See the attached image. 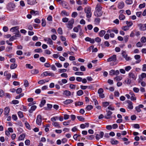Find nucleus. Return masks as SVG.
<instances>
[{
	"mask_svg": "<svg viewBox=\"0 0 146 146\" xmlns=\"http://www.w3.org/2000/svg\"><path fill=\"white\" fill-rule=\"evenodd\" d=\"M102 9V7L100 5L97 4L95 8V11L94 13L95 16L101 17L102 15V13L101 11Z\"/></svg>",
	"mask_w": 146,
	"mask_h": 146,
	"instance_id": "f257e3e1",
	"label": "nucleus"
},
{
	"mask_svg": "<svg viewBox=\"0 0 146 146\" xmlns=\"http://www.w3.org/2000/svg\"><path fill=\"white\" fill-rule=\"evenodd\" d=\"M85 12L86 14V17L88 18H90L92 16L91 9L89 6L86 7L84 9Z\"/></svg>",
	"mask_w": 146,
	"mask_h": 146,
	"instance_id": "f03ea898",
	"label": "nucleus"
},
{
	"mask_svg": "<svg viewBox=\"0 0 146 146\" xmlns=\"http://www.w3.org/2000/svg\"><path fill=\"white\" fill-rule=\"evenodd\" d=\"M121 54L122 57L124 58L125 60L127 61H129L131 59V58L128 56L126 51H122L121 53Z\"/></svg>",
	"mask_w": 146,
	"mask_h": 146,
	"instance_id": "7ed1b4c3",
	"label": "nucleus"
},
{
	"mask_svg": "<svg viewBox=\"0 0 146 146\" xmlns=\"http://www.w3.org/2000/svg\"><path fill=\"white\" fill-rule=\"evenodd\" d=\"M117 60L116 55L115 54H113L107 59V61L108 62L113 61V62H115L117 61Z\"/></svg>",
	"mask_w": 146,
	"mask_h": 146,
	"instance_id": "20e7f679",
	"label": "nucleus"
},
{
	"mask_svg": "<svg viewBox=\"0 0 146 146\" xmlns=\"http://www.w3.org/2000/svg\"><path fill=\"white\" fill-rule=\"evenodd\" d=\"M74 22V20L73 19H71L68 21V23L67 25V26L68 28L70 29H71L73 27V25Z\"/></svg>",
	"mask_w": 146,
	"mask_h": 146,
	"instance_id": "39448f33",
	"label": "nucleus"
},
{
	"mask_svg": "<svg viewBox=\"0 0 146 146\" xmlns=\"http://www.w3.org/2000/svg\"><path fill=\"white\" fill-rule=\"evenodd\" d=\"M36 123L38 125H40L42 123V117L40 115H37L36 119Z\"/></svg>",
	"mask_w": 146,
	"mask_h": 146,
	"instance_id": "423d86ee",
	"label": "nucleus"
},
{
	"mask_svg": "<svg viewBox=\"0 0 146 146\" xmlns=\"http://www.w3.org/2000/svg\"><path fill=\"white\" fill-rule=\"evenodd\" d=\"M44 40L47 43L50 45H52L53 44V42L51 39L50 38L46 37L44 38Z\"/></svg>",
	"mask_w": 146,
	"mask_h": 146,
	"instance_id": "0eeeda50",
	"label": "nucleus"
},
{
	"mask_svg": "<svg viewBox=\"0 0 146 146\" xmlns=\"http://www.w3.org/2000/svg\"><path fill=\"white\" fill-rule=\"evenodd\" d=\"M15 7V5L13 3H10L8 4L7 8L9 10H13Z\"/></svg>",
	"mask_w": 146,
	"mask_h": 146,
	"instance_id": "6e6552de",
	"label": "nucleus"
},
{
	"mask_svg": "<svg viewBox=\"0 0 146 146\" xmlns=\"http://www.w3.org/2000/svg\"><path fill=\"white\" fill-rule=\"evenodd\" d=\"M144 106L142 104H140L139 106H137L135 108L136 110L138 112H139L141 111V108H143L144 107Z\"/></svg>",
	"mask_w": 146,
	"mask_h": 146,
	"instance_id": "1a4fd4ad",
	"label": "nucleus"
},
{
	"mask_svg": "<svg viewBox=\"0 0 146 146\" xmlns=\"http://www.w3.org/2000/svg\"><path fill=\"white\" fill-rule=\"evenodd\" d=\"M128 75L130 78H132L134 80H136V76H135V74L133 72H130L129 73Z\"/></svg>",
	"mask_w": 146,
	"mask_h": 146,
	"instance_id": "9d476101",
	"label": "nucleus"
},
{
	"mask_svg": "<svg viewBox=\"0 0 146 146\" xmlns=\"http://www.w3.org/2000/svg\"><path fill=\"white\" fill-rule=\"evenodd\" d=\"M27 3L31 5H33L37 3L36 0H27Z\"/></svg>",
	"mask_w": 146,
	"mask_h": 146,
	"instance_id": "9b49d317",
	"label": "nucleus"
},
{
	"mask_svg": "<svg viewBox=\"0 0 146 146\" xmlns=\"http://www.w3.org/2000/svg\"><path fill=\"white\" fill-rule=\"evenodd\" d=\"M67 82V80L66 79H63L61 81H58V83L60 86H62L63 84H65Z\"/></svg>",
	"mask_w": 146,
	"mask_h": 146,
	"instance_id": "f8f14e48",
	"label": "nucleus"
},
{
	"mask_svg": "<svg viewBox=\"0 0 146 146\" xmlns=\"http://www.w3.org/2000/svg\"><path fill=\"white\" fill-rule=\"evenodd\" d=\"M104 133L103 131H101L100 132V134H97L96 136V139L98 140L100 138H102L104 136Z\"/></svg>",
	"mask_w": 146,
	"mask_h": 146,
	"instance_id": "ddd939ff",
	"label": "nucleus"
},
{
	"mask_svg": "<svg viewBox=\"0 0 146 146\" xmlns=\"http://www.w3.org/2000/svg\"><path fill=\"white\" fill-rule=\"evenodd\" d=\"M135 58L137 60L135 62V63L136 64L139 63L141 61V60L140 59V56L139 55H136L134 56Z\"/></svg>",
	"mask_w": 146,
	"mask_h": 146,
	"instance_id": "4468645a",
	"label": "nucleus"
},
{
	"mask_svg": "<svg viewBox=\"0 0 146 146\" xmlns=\"http://www.w3.org/2000/svg\"><path fill=\"white\" fill-rule=\"evenodd\" d=\"M4 76L6 77L7 79L8 80L11 77V74L8 72L7 71H5L4 72Z\"/></svg>",
	"mask_w": 146,
	"mask_h": 146,
	"instance_id": "2eb2a0df",
	"label": "nucleus"
},
{
	"mask_svg": "<svg viewBox=\"0 0 146 146\" xmlns=\"http://www.w3.org/2000/svg\"><path fill=\"white\" fill-rule=\"evenodd\" d=\"M19 28L18 27H15L10 29V31L13 32H17L19 31Z\"/></svg>",
	"mask_w": 146,
	"mask_h": 146,
	"instance_id": "dca6fc26",
	"label": "nucleus"
},
{
	"mask_svg": "<svg viewBox=\"0 0 146 146\" xmlns=\"http://www.w3.org/2000/svg\"><path fill=\"white\" fill-rule=\"evenodd\" d=\"M112 112L110 111H109L107 113V115L105 116V117L107 119H110L111 117V115Z\"/></svg>",
	"mask_w": 146,
	"mask_h": 146,
	"instance_id": "f3484780",
	"label": "nucleus"
},
{
	"mask_svg": "<svg viewBox=\"0 0 146 146\" xmlns=\"http://www.w3.org/2000/svg\"><path fill=\"white\" fill-rule=\"evenodd\" d=\"M30 13L31 15L36 16L39 15V12L38 11H34L32 10L30 11Z\"/></svg>",
	"mask_w": 146,
	"mask_h": 146,
	"instance_id": "a211bd4d",
	"label": "nucleus"
},
{
	"mask_svg": "<svg viewBox=\"0 0 146 146\" xmlns=\"http://www.w3.org/2000/svg\"><path fill=\"white\" fill-rule=\"evenodd\" d=\"M73 101L71 99L66 100L63 102V103L65 105H68L72 103Z\"/></svg>",
	"mask_w": 146,
	"mask_h": 146,
	"instance_id": "6ab92c4d",
	"label": "nucleus"
},
{
	"mask_svg": "<svg viewBox=\"0 0 146 146\" xmlns=\"http://www.w3.org/2000/svg\"><path fill=\"white\" fill-rule=\"evenodd\" d=\"M63 94L66 96H71V92L68 90H65L64 91Z\"/></svg>",
	"mask_w": 146,
	"mask_h": 146,
	"instance_id": "aec40b11",
	"label": "nucleus"
},
{
	"mask_svg": "<svg viewBox=\"0 0 146 146\" xmlns=\"http://www.w3.org/2000/svg\"><path fill=\"white\" fill-rule=\"evenodd\" d=\"M146 77V74L145 73H142L139 76V78L140 80H142L143 79Z\"/></svg>",
	"mask_w": 146,
	"mask_h": 146,
	"instance_id": "412c9836",
	"label": "nucleus"
},
{
	"mask_svg": "<svg viewBox=\"0 0 146 146\" xmlns=\"http://www.w3.org/2000/svg\"><path fill=\"white\" fill-rule=\"evenodd\" d=\"M138 25V26L139 27V29L140 30L142 31L145 30L144 27V25H143L141 23H140Z\"/></svg>",
	"mask_w": 146,
	"mask_h": 146,
	"instance_id": "4be33fe9",
	"label": "nucleus"
},
{
	"mask_svg": "<svg viewBox=\"0 0 146 146\" xmlns=\"http://www.w3.org/2000/svg\"><path fill=\"white\" fill-rule=\"evenodd\" d=\"M36 108V106H33L31 107V109L29 110V111L30 113H32L33 111L35 110Z\"/></svg>",
	"mask_w": 146,
	"mask_h": 146,
	"instance_id": "5701e85b",
	"label": "nucleus"
},
{
	"mask_svg": "<svg viewBox=\"0 0 146 146\" xmlns=\"http://www.w3.org/2000/svg\"><path fill=\"white\" fill-rule=\"evenodd\" d=\"M122 77L119 76H117L114 78V80L116 81H119L121 80Z\"/></svg>",
	"mask_w": 146,
	"mask_h": 146,
	"instance_id": "b1692460",
	"label": "nucleus"
},
{
	"mask_svg": "<svg viewBox=\"0 0 146 146\" xmlns=\"http://www.w3.org/2000/svg\"><path fill=\"white\" fill-rule=\"evenodd\" d=\"M52 125L55 127H57L58 128L61 127L59 123L57 122H52Z\"/></svg>",
	"mask_w": 146,
	"mask_h": 146,
	"instance_id": "393cba45",
	"label": "nucleus"
},
{
	"mask_svg": "<svg viewBox=\"0 0 146 146\" xmlns=\"http://www.w3.org/2000/svg\"><path fill=\"white\" fill-rule=\"evenodd\" d=\"M124 4L123 2H121L119 3L118 7L119 9H121L124 7Z\"/></svg>",
	"mask_w": 146,
	"mask_h": 146,
	"instance_id": "a878e982",
	"label": "nucleus"
},
{
	"mask_svg": "<svg viewBox=\"0 0 146 146\" xmlns=\"http://www.w3.org/2000/svg\"><path fill=\"white\" fill-rule=\"evenodd\" d=\"M110 143L112 145H116L119 142L113 139H112L110 141Z\"/></svg>",
	"mask_w": 146,
	"mask_h": 146,
	"instance_id": "bb28decb",
	"label": "nucleus"
},
{
	"mask_svg": "<svg viewBox=\"0 0 146 146\" xmlns=\"http://www.w3.org/2000/svg\"><path fill=\"white\" fill-rule=\"evenodd\" d=\"M10 111V109L9 107H6L4 109V114L5 115L8 114Z\"/></svg>",
	"mask_w": 146,
	"mask_h": 146,
	"instance_id": "cd10ccee",
	"label": "nucleus"
},
{
	"mask_svg": "<svg viewBox=\"0 0 146 146\" xmlns=\"http://www.w3.org/2000/svg\"><path fill=\"white\" fill-rule=\"evenodd\" d=\"M128 108L129 109L131 110L133 108V104L131 101H129L128 102Z\"/></svg>",
	"mask_w": 146,
	"mask_h": 146,
	"instance_id": "c85d7f7f",
	"label": "nucleus"
},
{
	"mask_svg": "<svg viewBox=\"0 0 146 146\" xmlns=\"http://www.w3.org/2000/svg\"><path fill=\"white\" fill-rule=\"evenodd\" d=\"M106 32L105 30H102L100 31L99 33V36L101 37H103L106 33Z\"/></svg>",
	"mask_w": 146,
	"mask_h": 146,
	"instance_id": "c756f323",
	"label": "nucleus"
},
{
	"mask_svg": "<svg viewBox=\"0 0 146 146\" xmlns=\"http://www.w3.org/2000/svg\"><path fill=\"white\" fill-rule=\"evenodd\" d=\"M131 83V80L129 78H127L125 79L123 83L124 84L125 83L126 84L128 85L130 84Z\"/></svg>",
	"mask_w": 146,
	"mask_h": 146,
	"instance_id": "7c9ffc66",
	"label": "nucleus"
},
{
	"mask_svg": "<svg viewBox=\"0 0 146 146\" xmlns=\"http://www.w3.org/2000/svg\"><path fill=\"white\" fill-rule=\"evenodd\" d=\"M25 137V135L24 134H22L21 135L19 136V137L18 140L19 141H21L23 140H24Z\"/></svg>",
	"mask_w": 146,
	"mask_h": 146,
	"instance_id": "2f4dec72",
	"label": "nucleus"
},
{
	"mask_svg": "<svg viewBox=\"0 0 146 146\" xmlns=\"http://www.w3.org/2000/svg\"><path fill=\"white\" fill-rule=\"evenodd\" d=\"M100 19L99 18H96L95 19L94 22L95 24L99 25L100 23Z\"/></svg>",
	"mask_w": 146,
	"mask_h": 146,
	"instance_id": "473e14b6",
	"label": "nucleus"
},
{
	"mask_svg": "<svg viewBox=\"0 0 146 146\" xmlns=\"http://www.w3.org/2000/svg\"><path fill=\"white\" fill-rule=\"evenodd\" d=\"M122 140L125 141L124 143L125 144L127 145L129 143V142L128 141V139L127 138L124 137L122 139Z\"/></svg>",
	"mask_w": 146,
	"mask_h": 146,
	"instance_id": "72a5a7b5",
	"label": "nucleus"
},
{
	"mask_svg": "<svg viewBox=\"0 0 146 146\" xmlns=\"http://www.w3.org/2000/svg\"><path fill=\"white\" fill-rule=\"evenodd\" d=\"M17 66V65L15 63H13L10 66V69H13L16 68Z\"/></svg>",
	"mask_w": 146,
	"mask_h": 146,
	"instance_id": "f704fd0d",
	"label": "nucleus"
},
{
	"mask_svg": "<svg viewBox=\"0 0 146 146\" xmlns=\"http://www.w3.org/2000/svg\"><path fill=\"white\" fill-rule=\"evenodd\" d=\"M48 80L46 81V80H39L38 82V83L39 84H44L46 82H48Z\"/></svg>",
	"mask_w": 146,
	"mask_h": 146,
	"instance_id": "c9c22d12",
	"label": "nucleus"
},
{
	"mask_svg": "<svg viewBox=\"0 0 146 146\" xmlns=\"http://www.w3.org/2000/svg\"><path fill=\"white\" fill-rule=\"evenodd\" d=\"M46 101L45 100H42L40 102V104L39 105L40 107H42L45 104Z\"/></svg>",
	"mask_w": 146,
	"mask_h": 146,
	"instance_id": "e433bc0d",
	"label": "nucleus"
},
{
	"mask_svg": "<svg viewBox=\"0 0 146 146\" xmlns=\"http://www.w3.org/2000/svg\"><path fill=\"white\" fill-rule=\"evenodd\" d=\"M83 104V102H80V101H77L75 103V105L76 106H81Z\"/></svg>",
	"mask_w": 146,
	"mask_h": 146,
	"instance_id": "4c0bfd02",
	"label": "nucleus"
},
{
	"mask_svg": "<svg viewBox=\"0 0 146 146\" xmlns=\"http://www.w3.org/2000/svg\"><path fill=\"white\" fill-rule=\"evenodd\" d=\"M31 73L33 74H36L38 73V70L35 69H33L31 70Z\"/></svg>",
	"mask_w": 146,
	"mask_h": 146,
	"instance_id": "58836bf2",
	"label": "nucleus"
},
{
	"mask_svg": "<svg viewBox=\"0 0 146 146\" xmlns=\"http://www.w3.org/2000/svg\"><path fill=\"white\" fill-rule=\"evenodd\" d=\"M126 24L127 25V26H129V27L132 26L133 25V22L131 21H127L126 22Z\"/></svg>",
	"mask_w": 146,
	"mask_h": 146,
	"instance_id": "ea45409f",
	"label": "nucleus"
},
{
	"mask_svg": "<svg viewBox=\"0 0 146 146\" xmlns=\"http://www.w3.org/2000/svg\"><path fill=\"white\" fill-rule=\"evenodd\" d=\"M119 19L121 20H123L125 19V16L123 14L119 15Z\"/></svg>",
	"mask_w": 146,
	"mask_h": 146,
	"instance_id": "a19ab883",
	"label": "nucleus"
},
{
	"mask_svg": "<svg viewBox=\"0 0 146 146\" xmlns=\"http://www.w3.org/2000/svg\"><path fill=\"white\" fill-rule=\"evenodd\" d=\"M18 115L19 117L20 118H22L24 117L23 112L21 111H19L18 113Z\"/></svg>",
	"mask_w": 146,
	"mask_h": 146,
	"instance_id": "79ce46f5",
	"label": "nucleus"
},
{
	"mask_svg": "<svg viewBox=\"0 0 146 146\" xmlns=\"http://www.w3.org/2000/svg\"><path fill=\"white\" fill-rule=\"evenodd\" d=\"M129 27L127 26H123L122 27V29L124 31H127L129 29Z\"/></svg>",
	"mask_w": 146,
	"mask_h": 146,
	"instance_id": "37998d69",
	"label": "nucleus"
},
{
	"mask_svg": "<svg viewBox=\"0 0 146 146\" xmlns=\"http://www.w3.org/2000/svg\"><path fill=\"white\" fill-rule=\"evenodd\" d=\"M141 42L143 44L145 43L146 42V38L145 37L143 36L141 37L140 40Z\"/></svg>",
	"mask_w": 146,
	"mask_h": 146,
	"instance_id": "c03bdc74",
	"label": "nucleus"
},
{
	"mask_svg": "<svg viewBox=\"0 0 146 146\" xmlns=\"http://www.w3.org/2000/svg\"><path fill=\"white\" fill-rule=\"evenodd\" d=\"M84 94L83 91L81 90H78L77 92V94L78 96H81Z\"/></svg>",
	"mask_w": 146,
	"mask_h": 146,
	"instance_id": "a18cd8bd",
	"label": "nucleus"
},
{
	"mask_svg": "<svg viewBox=\"0 0 146 146\" xmlns=\"http://www.w3.org/2000/svg\"><path fill=\"white\" fill-rule=\"evenodd\" d=\"M58 119V117L57 116L53 117L51 118V120L53 122H55V121H56Z\"/></svg>",
	"mask_w": 146,
	"mask_h": 146,
	"instance_id": "49530a36",
	"label": "nucleus"
},
{
	"mask_svg": "<svg viewBox=\"0 0 146 146\" xmlns=\"http://www.w3.org/2000/svg\"><path fill=\"white\" fill-rule=\"evenodd\" d=\"M20 110L25 111H27V109L26 108V107L23 105L21 106L20 108Z\"/></svg>",
	"mask_w": 146,
	"mask_h": 146,
	"instance_id": "de8ad7c7",
	"label": "nucleus"
},
{
	"mask_svg": "<svg viewBox=\"0 0 146 146\" xmlns=\"http://www.w3.org/2000/svg\"><path fill=\"white\" fill-rule=\"evenodd\" d=\"M49 72L48 71L44 72L42 74V76H49Z\"/></svg>",
	"mask_w": 146,
	"mask_h": 146,
	"instance_id": "09e8293b",
	"label": "nucleus"
},
{
	"mask_svg": "<svg viewBox=\"0 0 146 146\" xmlns=\"http://www.w3.org/2000/svg\"><path fill=\"white\" fill-rule=\"evenodd\" d=\"M125 3L127 5H131L133 3L132 0H126Z\"/></svg>",
	"mask_w": 146,
	"mask_h": 146,
	"instance_id": "8fccbe9b",
	"label": "nucleus"
},
{
	"mask_svg": "<svg viewBox=\"0 0 146 146\" xmlns=\"http://www.w3.org/2000/svg\"><path fill=\"white\" fill-rule=\"evenodd\" d=\"M22 91V90L21 88H17L16 90V92L18 94H19L21 93Z\"/></svg>",
	"mask_w": 146,
	"mask_h": 146,
	"instance_id": "3c124183",
	"label": "nucleus"
},
{
	"mask_svg": "<svg viewBox=\"0 0 146 146\" xmlns=\"http://www.w3.org/2000/svg\"><path fill=\"white\" fill-rule=\"evenodd\" d=\"M131 99L132 101L136 100V98L135 97V95L133 93H132V96L131 97Z\"/></svg>",
	"mask_w": 146,
	"mask_h": 146,
	"instance_id": "603ef678",
	"label": "nucleus"
},
{
	"mask_svg": "<svg viewBox=\"0 0 146 146\" xmlns=\"http://www.w3.org/2000/svg\"><path fill=\"white\" fill-rule=\"evenodd\" d=\"M78 15L77 13L76 12H73L71 15V16L74 18L76 17Z\"/></svg>",
	"mask_w": 146,
	"mask_h": 146,
	"instance_id": "864d4df0",
	"label": "nucleus"
},
{
	"mask_svg": "<svg viewBox=\"0 0 146 146\" xmlns=\"http://www.w3.org/2000/svg\"><path fill=\"white\" fill-rule=\"evenodd\" d=\"M58 32L59 34L61 35L62 34V30L61 28L60 27L58 28Z\"/></svg>",
	"mask_w": 146,
	"mask_h": 146,
	"instance_id": "5fc2aeb1",
	"label": "nucleus"
},
{
	"mask_svg": "<svg viewBox=\"0 0 146 146\" xmlns=\"http://www.w3.org/2000/svg\"><path fill=\"white\" fill-rule=\"evenodd\" d=\"M143 44L140 42H138L136 44L137 46L140 47H142L143 46Z\"/></svg>",
	"mask_w": 146,
	"mask_h": 146,
	"instance_id": "6e6d98bb",
	"label": "nucleus"
},
{
	"mask_svg": "<svg viewBox=\"0 0 146 146\" xmlns=\"http://www.w3.org/2000/svg\"><path fill=\"white\" fill-rule=\"evenodd\" d=\"M115 70H111L109 71V74L110 75L112 76L114 75Z\"/></svg>",
	"mask_w": 146,
	"mask_h": 146,
	"instance_id": "4d7b16f0",
	"label": "nucleus"
},
{
	"mask_svg": "<svg viewBox=\"0 0 146 146\" xmlns=\"http://www.w3.org/2000/svg\"><path fill=\"white\" fill-rule=\"evenodd\" d=\"M42 25L43 27H44L46 25V22L45 20L44 19H42Z\"/></svg>",
	"mask_w": 146,
	"mask_h": 146,
	"instance_id": "13d9d810",
	"label": "nucleus"
},
{
	"mask_svg": "<svg viewBox=\"0 0 146 146\" xmlns=\"http://www.w3.org/2000/svg\"><path fill=\"white\" fill-rule=\"evenodd\" d=\"M26 67L30 69H32L33 68V67L30 64H27L25 65Z\"/></svg>",
	"mask_w": 146,
	"mask_h": 146,
	"instance_id": "bf43d9fd",
	"label": "nucleus"
},
{
	"mask_svg": "<svg viewBox=\"0 0 146 146\" xmlns=\"http://www.w3.org/2000/svg\"><path fill=\"white\" fill-rule=\"evenodd\" d=\"M93 108V106L92 105H88L86 108V109L88 110H90Z\"/></svg>",
	"mask_w": 146,
	"mask_h": 146,
	"instance_id": "052dcab7",
	"label": "nucleus"
},
{
	"mask_svg": "<svg viewBox=\"0 0 146 146\" xmlns=\"http://www.w3.org/2000/svg\"><path fill=\"white\" fill-rule=\"evenodd\" d=\"M75 74L77 75H83L84 74L83 72H76L75 73Z\"/></svg>",
	"mask_w": 146,
	"mask_h": 146,
	"instance_id": "680f3d73",
	"label": "nucleus"
},
{
	"mask_svg": "<svg viewBox=\"0 0 146 146\" xmlns=\"http://www.w3.org/2000/svg\"><path fill=\"white\" fill-rule=\"evenodd\" d=\"M51 69L52 70L54 71H55L57 69L55 66L52 64L50 66Z\"/></svg>",
	"mask_w": 146,
	"mask_h": 146,
	"instance_id": "e2e57ef3",
	"label": "nucleus"
},
{
	"mask_svg": "<svg viewBox=\"0 0 146 146\" xmlns=\"http://www.w3.org/2000/svg\"><path fill=\"white\" fill-rule=\"evenodd\" d=\"M29 85V83L27 80H25L24 81V85L26 87H27Z\"/></svg>",
	"mask_w": 146,
	"mask_h": 146,
	"instance_id": "0e129e2a",
	"label": "nucleus"
},
{
	"mask_svg": "<svg viewBox=\"0 0 146 146\" xmlns=\"http://www.w3.org/2000/svg\"><path fill=\"white\" fill-rule=\"evenodd\" d=\"M133 90L135 93H138L139 91V89L136 87H134L133 88Z\"/></svg>",
	"mask_w": 146,
	"mask_h": 146,
	"instance_id": "69168bd1",
	"label": "nucleus"
},
{
	"mask_svg": "<svg viewBox=\"0 0 146 146\" xmlns=\"http://www.w3.org/2000/svg\"><path fill=\"white\" fill-rule=\"evenodd\" d=\"M44 53L47 54H50L51 53V52L48 50L46 49L44 50Z\"/></svg>",
	"mask_w": 146,
	"mask_h": 146,
	"instance_id": "338daca9",
	"label": "nucleus"
},
{
	"mask_svg": "<svg viewBox=\"0 0 146 146\" xmlns=\"http://www.w3.org/2000/svg\"><path fill=\"white\" fill-rule=\"evenodd\" d=\"M142 70L143 71H146V64H144L143 65Z\"/></svg>",
	"mask_w": 146,
	"mask_h": 146,
	"instance_id": "774afa93",
	"label": "nucleus"
}]
</instances>
